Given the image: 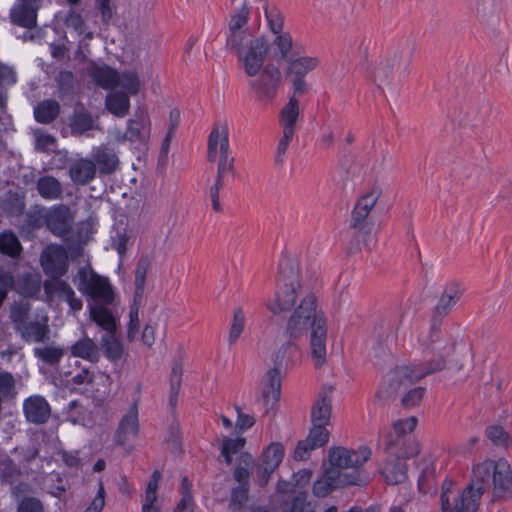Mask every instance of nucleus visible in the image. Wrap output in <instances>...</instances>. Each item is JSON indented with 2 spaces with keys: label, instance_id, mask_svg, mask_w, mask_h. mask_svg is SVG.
Listing matches in <instances>:
<instances>
[{
  "label": "nucleus",
  "instance_id": "nucleus-57",
  "mask_svg": "<svg viewBox=\"0 0 512 512\" xmlns=\"http://www.w3.org/2000/svg\"><path fill=\"white\" fill-rule=\"evenodd\" d=\"M128 94L136 95L140 90V80L136 73L124 72L119 74V84Z\"/></svg>",
  "mask_w": 512,
  "mask_h": 512
},
{
  "label": "nucleus",
  "instance_id": "nucleus-8",
  "mask_svg": "<svg viewBox=\"0 0 512 512\" xmlns=\"http://www.w3.org/2000/svg\"><path fill=\"white\" fill-rule=\"evenodd\" d=\"M371 456V450L367 446L359 447L357 450L348 449L345 447L330 448L328 458L330 462L329 468H335L341 472L352 468V471H359L367 478V474L360 470L361 467Z\"/></svg>",
  "mask_w": 512,
  "mask_h": 512
},
{
  "label": "nucleus",
  "instance_id": "nucleus-6",
  "mask_svg": "<svg viewBox=\"0 0 512 512\" xmlns=\"http://www.w3.org/2000/svg\"><path fill=\"white\" fill-rule=\"evenodd\" d=\"M409 73V59L402 53L394 52L382 58L375 66L372 77L379 86H389L405 79Z\"/></svg>",
  "mask_w": 512,
  "mask_h": 512
},
{
  "label": "nucleus",
  "instance_id": "nucleus-46",
  "mask_svg": "<svg viewBox=\"0 0 512 512\" xmlns=\"http://www.w3.org/2000/svg\"><path fill=\"white\" fill-rule=\"evenodd\" d=\"M246 444V439L243 437L229 438L225 437L221 446V455L224 457L226 464L232 463V457L242 451Z\"/></svg>",
  "mask_w": 512,
  "mask_h": 512
},
{
  "label": "nucleus",
  "instance_id": "nucleus-3",
  "mask_svg": "<svg viewBox=\"0 0 512 512\" xmlns=\"http://www.w3.org/2000/svg\"><path fill=\"white\" fill-rule=\"evenodd\" d=\"M311 329L310 348L316 367L326 362L327 325L323 313L317 311V298L314 293H306L295 307L286 324L289 339L297 340Z\"/></svg>",
  "mask_w": 512,
  "mask_h": 512
},
{
  "label": "nucleus",
  "instance_id": "nucleus-16",
  "mask_svg": "<svg viewBox=\"0 0 512 512\" xmlns=\"http://www.w3.org/2000/svg\"><path fill=\"white\" fill-rule=\"evenodd\" d=\"M218 151L220 155L230 154L229 131L226 121H217L213 125L208 137L207 160L209 162L216 161Z\"/></svg>",
  "mask_w": 512,
  "mask_h": 512
},
{
  "label": "nucleus",
  "instance_id": "nucleus-11",
  "mask_svg": "<svg viewBox=\"0 0 512 512\" xmlns=\"http://www.w3.org/2000/svg\"><path fill=\"white\" fill-rule=\"evenodd\" d=\"M382 193L380 186H373L358 198L351 213L350 227L359 231L369 227L370 215Z\"/></svg>",
  "mask_w": 512,
  "mask_h": 512
},
{
  "label": "nucleus",
  "instance_id": "nucleus-7",
  "mask_svg": "<svg viewBox=\"0 0 512 512\" xmlns=\"http://www.w3.org/2000/svg\"><path fill=\"white\" fill-rule=\"evenodd\" d=\"M366 483L367 477L359 471L341 472L335 468H328L323 477L314 483L313 492L318 497H325L331 490Z\"/></svg>",
  "mask_w": 512,
  "mask_h": 512
},
{
  "label": "nucleus",
  "instance_id": "nucleus-18",
  "mask_svg": "<svg viewBox=\"0 0 512 512\" xmlns=\"http://www.w3.org/2000/svg\"><path fill=\"white\" fill-rule=\"evenodd\" d=\"M384 450L390 457L408 459L420 453V444L412 436L386 437Z\"/></svg>",
  "mask_w": 512,
  "mask_h": 512
},
{
  "label": "nucleus",
  "instance_id": "nucleus-51",
  "mask_svg": "<svg viewBox=\"0 0 512 512\" xmlns=\"http://www.w3.org/2000/svg\"><path fill=\"white\" fill-rule=\"evenodd\" d=\"M417 426V418L414 416L406 419H399L392 425L393 432H390L386 437H397V436H410L409 434L414 431Z\"/></svg>",
  "mask_w": 512,
  "mask_h": 512
},
{
  "label": "nucleus",
  "instance_id": "nucleus-14",
  "mask_svg": "<svg viewBox=\"0 0 512 512\" xmlns=\"http://www.w3.org/2000/svg\"><path fill=\"white\" fill-rule=\"evenodd\" d=\"M44 292L47 301H53L55 298L64 301L69 305L70 312L73 314L83 308L81 298H79L73 288L62 279L45 280L43 283Z\"/></svg>",
  "mask_w": 512,
  "mask_h": 512
},
{
  "label": "nucleus",
  "instance_id": "nucleus-35",
  "mask_svg": "<svg viewBox=\"0 0 512 512\" xmlns=\"http://www.w3.org/2000/svg\"><path fill=\"white\" fill-rule=\"evenodd\" d=\"M93 81L104 89H112L119 84V73L109 66H95L90 70Z\"/></svg>",
  "mask_w": 512,
  "mask_h": 512
},
{
  "label": "nucleus",
  "instance_id": "nucleus-62",
  "mask_svg": "<svg viewBox=\"0 0 512 512\" xmlns=\"http://www.w3.org/2000/svg\"><path fill=\"white\" fill-rule=\"evenodd\" d=\"M234 161V157H231L229 154L220 155L217 162L216 175L223 178H225L228 174L233 175L235 172Z\"/></svg>",
  "mask_w": 512,
  "mask_h": 512
},
{
  "label": "nucleus",
  "instance_id": "nucleus-63",
  "mask_svg": "<svg viewBox=\"0 0 512 512\" xmlns=\"http://www.w3.org/2000/svg\"><path fill=\"white\" fill-rule=\"evenodd\" d=\"M265 16L271 31L274 34H281L283 29V16L281 13L276 9L268 10V8H265Z\"/></svg>",
  "mask_w": 512,
  "mask_h": 512
},
{
  "label": "nucleus",
  "instance_id": "nucleus-25",
  "mask_svg": "<svg viewBox=\"0 0 512 512\" xmlns=\"http://www.w3.org/2000/svg\"><path fill=\"white\" fill-rule=\"evenodd\" d=\"M65 353L63 346L49 340L33 349V355L38 361L53 368L59 365Z\"/></svg>",
  "mask_w": 512,
  "mask_h": 512
},
{
  "label": "nucleus",
  "instance_id": "nucleus-29",
  "mask_svg": "<svg viewBox=\"0 0 512 512\" xmlns=\"http://www.w3.org/2000/svg\"><path fill=\"white\" fill-rule=\"evenodd\" d=\"M38 11L31 6H27L21 1H16L10 10V20L14 25L31 29L37 25Z\"/></svg>",
  "mask_w": 512,
  "mask_h": 512
},
{
  "label": "nucleus",
  "instance_id": "nucleus-47",
  "mask_svg": "<svg viewBox=\"0 0 512 512\" xmlns=\"http://www.w3.org/2000/svg\"><path fill=\"white\" fill-rule=\"evenodd\" d=\"M182 375H183L182 364L179 362H176L172 367L171 375H170L169 404L171 407H176V405H177V397H178V394L181 389Z\"/></svg>",
  "mask_w": 512,
  "mask_h": 512
},
{
  "label": "nucleus",
  "instance_id": "nucleus-64",
  "mask_svg": "<svg viewBox=\"0 0 512 512\" xmlns=\"http://www.w3.org/2000/svg\"><path fill=\"white\" fill-rule=\"evenodd\" d=\"M17 512H44L42 502L35 497H24L17 507Z\"/></svg>",
  "mask_w": 512,
  "mask_h": 512
},
{
  "label": "nucleus",
  "instance_id": "nucleus-45",
  "mask_svg": "<svg viewBox=\"0 0 512 512\" xmlns=\"http://www.w3.org/2000/svg\"><path fill=\"white\" fill-rule=\"evenodd\" d=\"M272 45L277 50V52H274V58L277 62L289 60L288 54L293 46L292 37L289 33L277 34Z\"/></svg>",
  "mask_w": 512,
  "mask_h": 512
},
{
  "label": "nucleus",
  "instance_id": "nucleus-48",
  "mask_svg": "<svg viewBox=\"0 0 512 512\" xmlns=\"http://www.w3.org/2000/svg\"><path fill=\"white\" fill-rule=\"evenodd\" d=\"M22 250L20 241L12 232L0 234V252L11 257H16Z\"/></svg>",
  "mask_w": 512,
  "mask_h": 512
},
{
  "label": "nucleus",
  "instance_id": "nucleus-1",
  "mask_svg": "<svg viewBox=\"0 0 512 512\" xmlns=\"http://www.w3.org/2000/svg\"><path fill=\"white\" fill-rule=\"evenodd\" d=\"M492 490L494 501L507 500L512 496V472L506 460H485L473 468V477L460 493L454 484L445 480L442 484L441 507L443 512H476L481 496Z\"/></svg>",
  "mask_w": 512,
  "mask_h": 512
},
{
  "label": "nucleus",
  "instance_id": "nucleus-15",
  "mask_svg": "<svg viewBox=\"0 0 512 512\" xmlns=\"http://www.w3.org/2000/svg\"><path fill=\"white\" fill-rule=\"evenodd\" d=\"M267 51L268 43L260 37L251 41L247 51L243 50L240 55H237L249 77H255L261 71Z\"/></svg>",
  "mask_w": 512,
  "mask_h": 512
},
{
  "label": "nucleus",
  "instance_id": "nucleus-34",
  "mask_svg": "<svg viewBox=\"0 0 512 512\" xmlns=\"http://www.w3.org/2000/svg\"><path fill=\"white\" fill-rule=\"evenodd\" d=\"M60 111V104L56 100L47 99L34 107V117L38 123L50 124L59 116Z\"/></svg>",
  "mask_w": 512,
  "mask_h": 512
},
{
  "label": "nucleus",
  "instance_id": "nucleus-41",
  "mask_svg": "<svg viewBox=\"0 0 512 512\" xmlns=\"http://www.w3.org/2000/svg\"><path fill=\"white\" fill-rule=\"evenodd\" d=\"M253 39L254 38H252L248 30H229L226 40V48L230 52L240 55L246 47L248 48L250 46Z\"/></svg>",
  "mask_w": 512,
  "mask_h": 512
},
{
  "label": "nucleus",
  "instance_id": "nucleus-36",
  "mask_svg": "<svg viewBox=\"0 0 512 512\" xmlns=\"http://www.w3.org/2000/svg\"><path fill=\"white\" fill-rule=\"evenodd\" d=\"M106 109L117 117H125L129 113L130 99L127 93L111 92L105 99Z\"/></svg>",
  "mask_w": 512,
  "mask_h": 512
},
{
  "label": "nucleus",
  "instance_id": "nucleus-21",
  "mask_svg": "<svg viewBox=\"0 0 512 512\" xmlns=\"http://www.w3.org/2000/svg\"><path fill=\"white\" fill-rule=\"evenodd\" d=\"M23 412L26 420L34 424L46 423L51 414V408L46 399L40 395H33L25 399Z\"/></svg>",
  "mask_w": 512,
  "mask_h": 512
},
{
  "label": "nucleus",
  "instance_id": "nucleus-54",
  "mask_svg": "<svg viewBox=\"0 0 512 512\" xmlns=\"http://www.w3.org/2000/svg\"><path fill=\"white\" fill-rule=\"evenodd\" d=\"M306 439L315 448L324 446L329 440V432L326 429V425L313 423V427Z\"/></svg>",
  "mask_w": 512,
  "mask_h": 512
},
{
  "label": "nucleus",
  "instance_id": "nucleus-58",
  "mask_svg": "<svg viewBox=\"0 0 512 512\" xmlns=\"http://www.w3.org/2000/svg\"><path fill=\"white\" fill-rule=\"evenodd\" d=\"M425 391L426 390L423 387H416V388L409 390L401 398V405L404 408H408V409L419 405L424 397Z\"/></svg>",
  "mask_w": 512,
  "mask_h": 512
},
{
  "label": "nucleus",
  "instance_id": "nucleus-23",
  "mask_svg": "<svg viewBox=\"0 0 512 512\" xmlns=\"http://www.w3.org/2000/svg\"><path fill=\"white\" fill-rule=\"evenodd\" d=\"M281 395V377L277 368H271L261 383V400L264 405L272 407L279 401Z\"/></svg>",
  "mask_w": 512,
  "mask_h": 512
},
{
  "label": "nucleus",
  "instance_id": "nucleus-40",
  "mask_svg": "<svg viewBox=\"0 0 512 512\" xmlns=\"http://www.w3.org/2000/svg\"><path fill=\"white\" fill-rule=\"evenodd\" d=\"M103 305L104 304H95L90 306V317L98 326L105 330L106 333L115 332V319L111 312Z\"/></svg>",
  "mask_w": 512,
  "mask_h": 512
},
{
  "label": "nucleus",
  "instance_id": "nucleus-20",
  "mask_svg": "<svg viewBox=\"0 0 512 512\" xmlns=\"http://www.w3.org/2000/svg\"><path fill=\"white\" fill-rule=\"evenodd\" d=\"M91 156L100 175H111L119 168L118 154L108 145L102 144L93 148Z\"/></svg>",
  "mask_w": 512,
  "mask_h": 512
},
{
  "label": "nucleus",
  "instance_id": "nucleus-59",
  "mask_svg": "<svg viewBox=\"0 0 512 512\" xmlns=\"http://www.w3.org/2000/svg\"><path fill=\"white\" fill-rule=\"evenodd\" d=\"M15 395V380L11 373H0V399L2 397H14Z\"/></svg>",
  "mask_w": 512,
  "mask_h": 512
},
{
  "label": "nucleus",
  "instance_id": "nucleus-24",
  "mask_svg": "<svg viewBox=\"0 0 512 512\" xmlns=\"http://www.w3.org/2000/svg\"><path fill=\"white\" fill-rule=\"evenodd\" d=\"M461 294L462 289L459 284L450 283L447 285L434 308L431 319H437L442 322L452 307L459 301Z\"/></svg>",
  "mask_w": 512,
  "mask_h": 512
},
{
  "label": "nucleus",
  "instance_id": "nucleus-2",
  "mask_svg": "<svg viewBox=\"0 0 512 512\" xmlns=\"http://www.w3.org/2000/svg\"><path fill=\"white\" fill-rule=\"evenodd\" d=\"M441 324L437 319L430 320L427 333L419 337V344L425 360L417 365L396 366L384 377V386L387 390L377 393L379 398L389 397L401 387L410 385L422 378L445 369L447 357L456 347V339L448 332L441 330Z\"/></svg>",
  "mask_w": 512,
  "mask_h": 512
},
{
  "label": "nucleus",
  "instance_id": "nucleus-30",
  "mask_svg": "<svg viewBox=\"0 0 512 512\" xmlns=\"http://www.w3.org/2000/svg\"><path fill=\"white\" fill-rule=\"evenodd\" d=\"M319 65L320 58L317 56L290 58L287 61L285 74L287 77H305L309 72L314 71Z\"/></svg>",
  "mask_w": 512,
  "mask_h": 512
},
{
  "label": "nucleus",
  "instance_id": "nucleus-42",
  "mask_svg": "<svg viewBox=\"0 0 512 512\" xmlns=\"http://www.w3.org/2000/svg\"><path fill=\"white\" fill-rule=\"evenodd\" d=\"M104 355L112 362L119 361L124 353L122 343L115 337V332L105 333L101 338Z\"/></svg>",
  "mask_w": 512,
  "mask_h": 512
},
{
  "label": "nucleus",
  "instance_id": "nucleus-49",
  "mask_svg": "<svg viewBox=\"0 0 512 512\" xmlns=\"http://www.w3.org/2000/svg\"><path fill=\"white\" fill-rule=\"evenodd\" d=\"M181 120V113L179 109L174 108L170 111L169 114V122H168V130L166 133L165 138L163 139L162 146H161V153L164 155H167L170 143L175 135V132L177 128L179 127Z\"/></svg>",
  "mask_w": 512,
  "mask_h": 512
},
{
  "label": "nucleus",
  "instance_id": "nucleus-60",
  "mask_svg": "<svg viewBox=\"0 0 512 512\" xmlns=\"http://www.w3.org/2000/svg\"><path fill=\"white\" fill-rule=\"evenodd\" d=\"M224 179L225 178L216 175L214 184L209 189V198L211 200L212 209L215 212L222 211V206H221L220 199H219V193H220V190L224 186Z\"/></svg>",
  "mask_w": 512,
  "mask_h": 512
},
{
  "label": "nucleus",
  "instance_id": "nucleus-61",
  "mask_svg": "<svg viewBox=\"0 0 512 512\" xmlns=\"http://www.w3.org/2000/svg\"><path fill=\"white\" fill-rule=\"evenodd\" d=\"M138 301L139 300H137L136 302L134 301V304L131 306V309L129 312L130 321H129L128 331H127V338L130 341L135 339V337L139 331V327H140L139 307L137 304Z\"/></svg>",
  "mask_w": 512,
  "mask_h": 512
},
{
  "label": "nucleus",
  "instance_id": "nucleus-39",
  "mask_svg": "<svg viewBox=\"0 0 512 512\" xmlns=\"http://www.w3.org/2000/svg\"><path fill=\"white\" fill-rule=\"evenodd\" d=\"M31 305L25 301H15L9 309V319L13 324L15 332L20 330L31 320Z\"/></svg>",
  "mask_w": 512,
  "mask_h": 512
},
{
  "label": "nucleus",
  "instance_id": "nucleus-27",
  "mask_svg": "<svg viewBox=\"0 0 512 512\" xmlns=\"http://www.w3.org/2000/svg\"><path fill=\"white\" fill-rule=\"evenodd\" d=\"M332 387H324L318 395V399L312 407V423L327 425L331 416Z\"/></svg>",
  "mask_w": 512,
  "mask_h": 512
},
{
  "label": "nucleus",
  "instance_id": "nucleus-52",
  "mask_svg": "<svg viewBox=\"0 0 512 512\" xmlns=\"http://www.w3.org/2000/svg\"><path fill=\"white\" fill-rule=\"evenodd\" d=\"M485 435L496 446L507 447L511 442L509 434L500 425L487 427Z\"/></svg>",
  "mask_w": 512,
  "mask_h": 512
},
{
  "label": "nucleus",
  "instance_id": "nucleus-32",
  "mask_svg": "<svg viewBox=\"0 0 512 512\" xmlns=\"http://www.w3.org/2000/svg\"><path fill=\"white\" fill-rule=\"evenodd\" d=\"M70 353L92 363H96L100 357L99 346L89 337L84 336L70 347Z\"/></svg>",
  "mask_w": 512,
  "mask_h": 512
},
{
  "label": "nucleus",
  "instance_id": "nucleus-53",
  "mask_svg": "<svg viewBox=\"0 0 512 512\" xmlns=\"http://www.w3.org/2000/svg\"><path fill=\"white\" fill-rule=\"evenodd\" d=\"M250 16V8L246 3L242 5L232 16L229 21V30H248L247 23Z\"/></svg>",
  "mask_w": 512,
  "mask_h": 512
},
{
  "label": "nucleus",
  "instance_id": "nucleus-22",
  "mask_svg": "<svg viewBox=\"0 0 512 512\" xmlns=\"http://www.w3.org/2000/svg\"><path fill=\"white\" fill-rule=\"evenodd\" d=\"M96 163L90 158L74 160L68 169L71 181L77 186H85L92 182L97 175Z\"/></svg>",
  "mask_w": 512,
  "mask_h": 512
},
{
  "label": "nucleus",
  "instance_id": "nucleus-38",
  "mask_svg": "<svg viewBox=\"0 0 512 512\" xmlns=\"http://www.w3.org/2000/svg\"><path fill=\"white\" fill-rule=\"evenodd\" d=\"M41 284L39 275L26 272L18 276L16 292L24 297H34L40 292Z\"/></svg>",
  "mask_w": 512,
  "mask_h": 512
},
{
  "label": "nucleus",
  "instance_id": "nucleus-4",
  "mask_svg": "<svg viewBox=\"0 0 512 512\" xmlns=\"http://www.w3.org/2000/svg\"><path fill=\"white\" fill-rule=\"evenodd\" d=\"M306 293L311 292L304 289L299 274L293 266L281 264L276 280L274 297L267 301L266 307L274 315H279L282 312L295 308L297 300L301 301V298Z\"/></svg>",
  "mask_w": 512,
  "mask_h": 512
},
{
  "label": "nucleus",
  "instance_id": "nucleus-33",
  "mask_svg": "<svg viewBox=\"0 0 512 512\" xmlns=\"http://www.w3.org/2000/svg\"><path fill=\"white\" fill-rule=\"evenodd\" d=\"M38 194L46 200H58L63 196L62 183L51 175H44L38 178L36 182Z\"/></svg>",
  "mask_w": 512,
  "mask_h": 512
},
{
  "label": "nucleus",
  "instance_id": "nucleus-37",
  "mask_svg": "<svg viewBox=\"0 0 512 512\" xmlns=\"http://www.w3.org/2000/svg\"><path fill=\"white\" fill-rule=\"evenodd\" d=\"M299 118V102L296 97L291 96L289 101L281 109L279 115L280 125L283 131L295 133V125Z\"/></svg>",
  "mask_w": 512,
  "mask_h": 512
},
{
  "label": "nucleus",
  "instance_id": "nucleus-43",
  "mask_svg": "<svg viewBox=\"0 0 512 512\" xmlns=\"http://www.w3.org/2000/svg\"><path fill=\"white\" fill-rule=\"evenodd\" d=\"M94 120L83 107L76 108L70 118L69 126L72 133L83 134L93 128Z\"/></svg>",
  "mask_w": 512,
  "mask_h": 512
},
{
  "label": "nucleus",
  "instance_id": "nucleus-5",
  "mask_svg": "<svg viewBox=\"0 0 512 512\" xmlns=\"http://www.w3.org/2000/svg\"><path fill=\"white\" fill-rule=\"evenodd\" d=\"M76 277L78 290L92 298L96 304L113 303L114 293L108 278L97 274L90 266L80 267Z\"/></svg>",
  "mask_w": 512,
  "mask_h": 512
},
{
  "label": "nucleus",
  "instance_id": "nucleus-56",
  "mask_svg": "<svg viewBox=\"0 0 512 512\" xmlns=\"http://www.w3.org/2000/svg\"><path fill=\"white\" fill-rule=\"evenodd\" d=\"M248 500V486L235 487L232 489L229 501V509L232 512H239Z\"/></svg>",
  "mask_w": 512,
  "mask_h": 512
},
{
  "label": "nucleus",
  "instance_id": "nucleus-12",
  "mask_svg": "<svg viewBox=\"0 0 512 512\" xmlns=\"http://www.w3.org/2000/svg\"><path fill=\"white\" fill-rule=\"evenodd\" d=\"M74 215L66 204H57L45 210V226L57 237H65L72 231Z\"/></svg>",
  "mask_w": 512,
  "mask_h": 512
},
{
  "label": "nucleus",
  "instance_id": "nucleus-31",
  "mask_svg": "<svg viewBox=\"0 0 512 512\" xmlns=\"http://www.w3.org/2000/svg\"><path fill=\"white\" fill-rule=\"evenodd\" d=\"M382 474L388 484L396 485L403 483L407 479L405 459L389 456Z\"/></svg>",
  "mask_w": 512,
  "mask_h": 512
},
{
  "label": "nucleus",
  "instance_id": "nucleus-13",
  "mask_svg": "<svg viewBox=\"0 0 512 512\" xmlns=\"http://www.w3.org/2000/svg\"><path fill=\"white\" fill-rule=\"evenodd\" d=\"M139 432L138 401H134L119 421L114 434V442L122 447L130 446L138 437Z\"/></svg>",
  "mask_w": 512,
  "mask_h": 512
},
{
  "label": "nucleus",
  "instance_id": "nucleus-55",
  "mask_svg": "<svg viewBox=\"0 0 512 512\" xmlns=\"http://www.w3.org/2000/svg\"><path fill=\"white\" fill-rule=\"evenodd\" d=\"M0 470L3 481L7 483H13L21 476L20 468L9 457L0 461Z\"/></svg>",
  "mask_w": 512,
  "mask_h": 512
},
{
  "label": "nucleus",
  "instance_id": "nucleus-28",
  "mask_svg": "<svg viewBox=\"0 0 512 512\" xmlns=\"http://www.w3.org/2000/svg\"><path fill=\"white\" fill-rule=\"evenodd\" d=\"M301 359V351L294 340L289 339L284 343L276 352L274 357V367L279 371L281 369H288Z\"/></svg>",
  "mask_w": 512,
  "mask_h": 512
},
{
  "label": "nucleus",
  "instance_id": "nucleus-10",
  "mask_svg": "<svg viewBox=\"0 0 512 512\" xmlns=\"http://www.w3.org/2000/svg\"><path fill=\"white\" fill-rule=\"evenodd\" d=\"M40 264L50 280L61 279L69 269L66 249L58 244H50L40 254Z\"/></svg>",
  "mask_w": 512,
  "mask_h": 512
},
{
  "label": "nucleus",
  "instance_id": "nucleus-9",
  "mask_svg": "<svg viewBox=\"0 0 512 512\" xmlns=\"http://www.w3.org/2000/svg\"><path fill=\"white\" fill-rule=\"evenodd\" d=\"M258 74L257 78L250 81L251 89L259 101L271 103L282 82L281 71L273 64H268Z\"/></svg>",
  "mask_w": 512,
  "mask_h": 512
},
{
  "label": "nucleus",
  "instance_id": "nucleus-44",
  "mask_svg": "<svg viewBox=\"0 0 512 512\" xmlns=\"http://www.w3.org/2000/svg\"><path fill=\"white\" fill-rule=\"evenodd\" d=\"M150 266H151V261L147 256L140 257L136 264L135 279H134L135 302L137 300H141V298L143 296L145 282H146V276H147V272H148Z\"/></svg>",
  "mask_w": 512,
  "mask_h": 512
},
{
  "label": "nucleus",
  "instance_id": "nucleus-26",
  "mask_svg": "<svg viewBox=\"0 0 512 512\" xmlns=\"http://www.w3.org/2000/svg\"><path fill=\"white\" fill-rule=\"evenodd\" d=\"M151 122L147 114L141 112L136 119L128 121L124 138L131 142L145 143L150 137Z\"/></svg>",
  "mask_w": 512,
  "mask_h": 512
},
{
  "label": "nucleus",
  "instance_id": "nucleus-17",
  "mask_svg": "<svg viewBox=\"0 0 512 512\" xmlns=\"http://www.w3.org/2000/svg\"><path fill=\"white\" fill-rule=\"evenodd\" d=\"M284 457V447L281 443H271L262 453V463L258 466L259 485L265 486L271 474L279 466Z\"/></svg>",
  "mask_w": 512,
  "mask_h": 512
},
{
  "label": "nucleus",
  "instance_id": "nucleus-19",
  "mask_svg": "<svg viewBox=\"0 0 512 512\" xmlns=\"http://www.w3.org/2000/svg\"><path fill=\"white\" fill-rule=\"evenodd\" d=\"M21 339L28 343H44L50 340V326L48 324V317H35L31 319L26 325L16 332Z\"/></svg>",
  "mask_w": 512,
  "mask_h": 512
},
{
  "label": "nucleus",
  "instance_id": "nucleus-50",
  "mask_svg": "<svg viewBox=\"0 0 512 512\" xmlns=\"http://www.w3.org/2000/svg\"><path fill=\"white\" fill-rule=\"evenodd\" d=\"M245 314L241 307H237L233 312V319L229 331L228 342L230 345L236 343L245 327Z\"/></svg>",
  "mask_w": 512,
  "mask_h": 512
}]
</instances>
